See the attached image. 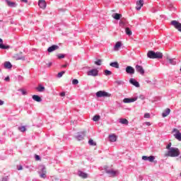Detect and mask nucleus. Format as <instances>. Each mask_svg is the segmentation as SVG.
Instances as JSON below:
<instances>
[{
	"label": "nucleus",
	"instance_id": "f257e3e1",
	"mask_svg": "<svg viewBox=\"0 0 181 181\" xmlns=\"http://www.w3.org/2000/svg\"><path fill=\"white\" fill-rule=\"evenodd\" d=\"M180 155V151L177 148L171 147L170 150L165 153V156H170V158H177Z\"/></svg>",
	"mask_w": 181,
	"mask_h": 181
},
{
	"label": "nucleus",
	"instance_id": "f03ea898",
	"mask_svg": "<svg viewBox=\"0 0 181 181\" xmlns=\"http://www.w3.org/2000/svg\"><path fill=\"white\" fill-rule=\"evenodd\" d=\"M147 57L148 59H162L163 57V54L160 52H155L153 51H148Z\"/></svg>",
	"mask_w": 181,
	"mask_h": 181
},
{
	"label": "nucleus",
	"instance_id": "7ed1b4c3",
	"mask_svg": "<svg viewBox=\"0 0 181 181\" xmlns=\"http://www.w3.org/2000/svg\"><path fill=\"white\" fill-rule=\"evenodd\" d=\"M111 93H108L104 90H99L96 93V97L101 98V97H110Z\"/></svg>",
	"mask_w": 181,
	"mask_h": 181
},
{
	"label": "nucleus",
	"instance_id": "20e7f679",
	"mask_svg": "<svg viewBox=\"0 0 181 181\" xmlns=\"http://www.w3.org/2000/svg\"><path fill=\"white\" fill-rule=\"evenodd\" d=\"M171 25L177 30L178 32H181V23L177 21H172Z\"/></svg>",
	"mask_w": 181,
	"mask_h": 181
},
{
	"label": "nucleus",
	"instance_id": "39448f33",
	"mask_svg": "<svg viewBox=\"0 0 181 181\" xmlns=\"http://www.w3.org/2000/svg\"><path fill=\"white\" fill-rule=\"evenodd\" d=\"M88 76H93V77H97L98 76V70L97 69H93L88 71Z\"/></svg>",
	"mask_w": 181,
	"mask_h": 181
},
{
	"label": "nucleus",
	"instance_id": "423d86ee",
	"mask_svg": "<svg viewBox=\"0 0 181 181\" xmlns=\"http://www.w3.org/2000/svg\"><path fill=\"white\" fill-rule=\"evenodd\" d=\"M40 173L41 174L40 175V177H41L42 179H46V177H47L46 175V173H47V171L46 170V167L42 166Z\"/></svg>",
	"mask_w": 181,
	"mask_h": 181
},
{
	"label": "nucleus",
	"instance_id": "0eeeda50",
	"mask_svg": "<svg viewBox=\"0 0 181 181\" xmlns=\"http://www.w3.org/2000/svg\"><path fill=\"white\" fill-rule=\"evenodd\" d=\"M136 71L137 73H139L141 74V76H144L145 74V70L144 69V67L141 65H136Z\"/></svg>",
	"mask_w": 181,
	"mask_h": 181
},
{
	"label": "nucleus",
	"instance_id": "6e6552de",
	"mask_svg": "<svg viewBox=\"0 0 181 181\" xmlns=\"http://www.w3.org/2000/svg\"><path fill=\"white\" fill-rule=\"evenodd\" d=\"M106 173H107L110 177H115V176H117L119 173L118 171H115L114 170H110L106 171Z\"/></svg>",
	"mask_w": 181,
	"mask_h": 181
},
{
	"label": "nucleus",
	"instance_id": "1a4fd4ad",
	"mask_svg": "<svg viewBox=\"0 0 181 181\" xmlns=\"http://www.w3.org/2000/svg\"><path fill=\"white\" fill-rule=\"evenodd\" d=\"M126 72L127 73V74H134L135 69H134V67H132L131 66H128L126 68Z\"/></svg>",
	"mask_w": 181,
	"mask_h": 181
},
{
	"label": "nucleus",
	"instance_id": "9d476101",
	"mask_svg": "<svg viewBox=\"0 0 181 181\" xmlns=\"http://www.w3.org/2000/svg\"><path fill=\"white\" fill-rule=\"evenodd\" d=\"M138 100V98H124L123 103L128 104L129 103H135Z\"/></svg>",
	"mask_w": 181,
	"mask_h": 181
},
{
	"label": "nucleus",
	"instance_id": "9b49d317",
	"mask_svg": "<svg viewBox=\"0 0 181 181\" xmlns=\"http://www.w3.org/2000/svg\"><path fill=\"white\" fill-rule=\"evenodd\" d=\"M142 6H144V0L137 1L136 6V11H141V8H142Z\"/></svg>",
	"mask_w": 181,
	"mask_h": 181
},
{
	"label": "nucleus",
	"instance_id": "f8f14e48",
	"mask_svg": "<svg viewBox=\"0 0 181 181\" xmlns=\"http://www.w3.org/2000/svg\"><path fill=\"white\" fill-rule=\"evenodd\" d=\"M38 6H40V8H41V9H45L46 8V1L39 0Z\"/></svg>",
	"mask_w": 181,
	"mask_h": 181
},
{
	"label": "nucleus",
	"instance_id": "ddd939ff",
	"mask_svg": "<svg viewBox=\"0 0 181 181\" xmlns=\"http://www.w3.org/2000/svg\"><path fill=\"white\" fill-rule=\"evenodd\" d=\"M8 6H9L10 8H16V6H18V4H16V3L13 2V1H11L9 0H5Z\"/></svg>",
	"mask_w": 181,
	"mask_h": 181
},
{
	"label": "nucleus",
	"instance_id": "4468645a",
	"mask_svg": "<svg viewBox=\"0 0 181 181\" xmlns=\"http://www.w3.org/2000/svg\"><path fill=\"white\" fill-rule=\"evenodd\" d=\"M57 49H59V46L53 45L47 49V52H49V53H52V52H54V50H57Z\"/></svg>",
	"mask_w": 181,
	"mask_h": 181
},
{
	"label": "nucleus",
	"instance_id": "2eb2a0df",
	"mask_svg": "<svg viewBox=\"0 0 181 181\" xmlns=\"http://www.w3.org/2000/svg\"><path fill=\"white\" fill-rule=\"evenodd\" d=\"M129 83L134 86V87H139V82L136 81L135 78H131L129 80Z\"/></svg>",
	"mask_w": 181,
	"mask_h": 181
},
{
	"label": "nucleus",
	"instance_id": "dca6fc26",
	"mask_svg": "<svg viewBox=\"0 0 181 181\" xmlns=\"http://www.w3.org/2000/svg\"><path fill=\"white\" fill-rule=\"evenodd\" d=\"M109 141L110 142H116L117 141V135H115V134H110L109 135Z\"/></svg>",
	"mask_w": 181,
	"mask_h": 181
},
{
	"label": "nucleus",
	"instance_id": "f3484780",
	"mask_svg": "<svg viewBox=\"0 0 181 181\" xmlns=\"http://www.w3.org/2000/svg\"><path fill=\"white\" fill-rule=\"evenodd\" d=\"M121 46H122V43H121V42H116L115 47H114V50L115 52H118V50H119V48L121 47Z\"/></svg>",
	"mask_w": 181,
	"mask_h": 181
},
{
	"label": "nucleus",
	"instance_id": "a211bd4d",
	"mask_svg": "<svg viewBox=\"0 0 181 181\" xmlns=\"http://www.w3.org/2000/svg\"><path fill=\"white\" fill-rule=\"evenodd\" d=\"M13 59L16 60H25V57H22V55H21L19 54H16L13 56Z\"/></svg>",
	"mask_w": 181,
	"mask_h": 181
},
{
	"label": "nucleus",
	"instance_id": "6ab92c4d",
	"mask_svg": "<svg viewBox=\"0 0 181 181\" xmlns=\"http://www.w3.org/2000/svg\"><path fill=\"white\" fill-rule=\"evenodd\" d=\"M110 66H111V67H114L115 69H119V64H118L117 62H111Z\"/></svg>",
	"mask_w": 181,
	"mask_h": 181
},
{
	"label": "nucleus",
	"instance_id": "aec40b11",
	"mask_svg": "<svg viewBox=\"0 0 181 181\" xmlns=\"http://www.w3.org/2000/svg\"><path fill=\"white\" fill-rule=\"evenodd\" d=\"M33 100H34V101H37V103H41L42 101V98L37 95H33Z\"/></svg>",
	"mask_w": 181,
	"mask_h": 181
},
{
	"label": "nucleus",
	"instance_id": "412c9836",
	"mask_svg": "<svg viewBox=\"0 0 181 181\" xmlns=\"http://www.w3.org/2000/svg\"><path fill=\"white\" fill-rule=\"evenodd\" d=\"M170 114V109L167 108L162 114V116L163 117V118H165V117H168V115Z\"/></svg>",
	"mask_w": 181,
	"mask_h": 181
},
{
	"label": "nucleus",
	"instance_id": "4be33fe9",
	"mask_svg": "<svg viewBox=\"0 0 181 181\" xmlns=\"http://www.w3.org/2000/svg\"><path fill=\"white\" fill-rule=\"evenodd\" d=\"M78 176L81 177H83V179H87L88 175L86 173H83L82 171H78Z\"/></svg>",
	"mask_w": 181,
	"mask_h": 181
},
{
	"label": "nucleus",
	"instance_id": "5701e85b",
	"mask_svg": "<svg viewBox=\"0 0 181 181\" xmlns=\"http://www.w3.org/2000/svg\"><path fill=\"white\" fill-rule=\"evenodd\" d=\"M0 49H9V46L4 45V41L0 38Z\"/></svg>",
	"mask_w": 181,
	"mask_h": 181
},
{
	"label": "nucleus",
	"instance_id": "b1692460",
	"mask_svg": "<svg viewBox=\"0 0 181 181\" xmlns=\"http://www.w3.org/2000/svg\"><path fill=\"white\" fill-rule=\"evenodd\" d=\"M113 18L114 19H116V21H119V19L122 18V15L116 13L114 14Z\"/></svg>",
	"mask_w": 181,
	"mask_h": 181
},
{
	"label": "nucleus",
	"instance_id": "393cba45",
	"mask_svg": "<svg viewBox=\"0 0 181 181\" xmlns=\"http://www.w3.org/2000/svg\"><path fill=\"white\" fill-rule=\"evenodd\" d=\"M4 67L5 69H12V64L9 62H6L4 63Z\"/></svg>",
	"mask_w": 181,
	"mask_h": 181
},
{
	"label": "nucleus",
	"instance_id": "a878e982",
	"mask_svg": "<svg viewBox=\"0 0 181 181\" xmlns=\"http://www.w3.org/2000/svg\"><path fill=\"white\" fill-rule=\"evenodd\" d=\"M37 91H39V93H43V91H45V87L42 86V85H39L38 87L37 88Z\"/></svg>",
	"mask_w": 181,
	"mask_h": 181
},
{
	"label": "nucleus",
	"instance_id": "bb28decb",
	"mask_svg": "<svg viewBox=\"0 0 181 181\" xmlns=\"http://www.w3.org/2000/svg\"><path fill=\"white\" fill-rule=\"evenodd\" d=\"M119 122H120V124H123L124 125H128L129 122H128V119H120Z\"/></svg>",
	"mask_w": 181,
	"mask_h": 181
},
{
	"label": "nucleus",
	"instance_id": "cd10ccee",
	"mask_svg": "<svg viewBox=\"0 0 181 181\" xmlns=\"http://www.w3.org/2000/svg\"><path fill=\"white\" fill-rule=\"evenodd\" d=\"M174 136L175 138V139H177V141H181V133H177V134H175Z\"/></svg>",
	"mask_w": 181,
	"mask_h": 181
},
{
	"label": "nucleus",
	"instance_id": "c85d7f7f",
	"mask_svg": "<svg viewBox=\"0 0 181 181\" xmlns=\"http://www.w3.org/2000/svg\"><path fill=\"white\" fill-rule=\"evenodd\" d=\"M125 32L126 35H128V36H131V35H132V31L131 30V29H129V28H126Z\"/></svg>",
	"mask_w": 181,
	"mask_h": 181
},
{
	"label": "nucleus",
	"instance_id": "c756f323",
	"mask_svg": "<svg viewBox=\"0 0 181 181\" xmlns=\"http://www.w3.org/2000/svg\"><path fill=\"white\" fill-rule=\"evenodd\" d=\"M167 60L168 62V63H170V64H176V62H175V60L173 59H170L169 57L167 58Z\"/></svg>",
	"mask_w": 181,
	"mask_h": 181
},
{
	"label": "nucleus",
	"instance_id": "7c9ffc66",
	"mask_svg": "<svg viewBox=\"0 0 181 181\" xmlns=\"http://www.w3.org/2000/svg\"><path fill=\"white\" fill-rule=\"evenodd\" d=\"M100 118H101V117L100 115H95L93 117V121H94L95 122H97V121H100Z\"/></svg>",
	"mask_w": 181,
	"mask_h": 181
},
{
	"label": "nucleus",
	"instance_id": "2f4dec72",
	"mask_svg": "<svg viewBox=\"0 0 181 181\" xmlns=\"http://www.w3.org/2000/svg\"><path fill=\"white\" fill-rule=\"evenodd\" d=\"M88 144H89V145H91L92 146H95V145H97L95 141H94V140H93V139H90L88 141Z\"/></svg>",
	"mask_w": 181,
	"mask_h": 181
},
{
	"label": "nucleus",
	"instance_id": "473e14b6",
	"mask_svg": "<svg viewBox=\"0 0 181 181\" xmlns=\"http://www.w3.org/2000/svg\"><path fill=\"white\" fill-rule=\"evenodd\" d=\"M18 131H21V132H25V131H26V127L25 126L19 127Z\"/></svg>",
	"mask_w": 181,
	"mask_h": 181
},
{
	"label": "nucleus",
	"instance_id": "72a5a7b5",
	"mask_svg": "<svg viewBox=\"0 0 181 181\" xmlns=\"http://www.w3.org/2000/svg\"><path fill=\"white\" fill-rule=\"evenodd\" d=\"M111 74H112V72H111V71H108V70H105V76H111Z\"/></svg>",
	"mask_w": 181,
	"mask_h": 181
},
{
	"label": "nucleus",
	"instance_id": "f704fd0d",
	"mask_svg": "<svg viewBox=\"0 0 181 181\" xmlns=\"http://www.w3.org/2000/svg\"><path fill=\"white\" fill-rule=\"evenodd\" d=\"M66 73V71H62L61 72L58 73L57 77H59V78H60L61 77H63V74H64Z\"/></svg>",
	"mask_w": 181,
	"mask_h": 181
},
{
	"label": "nucleus",
	"instance_id": "c9c22d12",
	"mask_svg": "<svg viewBox=\"0 0 181 181\" xmlns=\"http://www.w3.org/2000/svg\"><path fill=\"white\" fill-rule=\"evenodd\" d=\"M148 160L149 162H153V160H155V156H151L148 157Z\"/></svg>",
	"mask_w": 181,
	"mask_h": 181
},
{
	"label": "nucleus",
	"instance_id": "e433bc0d",
	"mask_svg": "<svg viewBox=\"0 0 181 181\" xmlns=\"http://www.w3.org/2000/svg\"><path fill=\"white\" fill-rule=\"evenodd\" d=\"M76 139H77L78 141H83V139H84V136H83L82 135H78V136H76Z\"/></svg>",
	"mask_w": 181,
	"mask_h": 181
},
{
	"label": "nucleus",
	"instance_id": "4c0bfd02",
	"mask_svg": "<svg viewBox=\"0 0 181 181\" xmlns=\"http://www.w3.org/2000/svg\"><path fill=\"white\" fill-rule=\"evenodd\" d=\"M101 62H103L101 59H98V61L95 62V64H96V66H101Z\"/></svg>",
	"mask_w": 181,
	"mask_h": 181
},
{
	"label": "nucleus",
	"instance_id": "58836bf2",
	"mask_svg": "<svg viewBox=\"0 0 181 181\" xmlns=\"http://www.w3.org/2000/svg\"><path fill=\"white\" fill-rule=\"evenodd\" d=\"M72 84H74V86H77V84H78V80L77 79H74L72 81Z\"/></svg>",
	"mask_w": 181,
	"mask_h": 181
},
{
	"label": "nucleus",
	"instance_id": "ea45409f",
	"mask_svg": "<svg viewBox=\"0 0 181 181\" xmlns=\"http://www.w3.org/2000/svg\"><path fill=\"white\" fill-rule=\"evenodd\" d=\"M58 59H64V54H59L57 55Z\"/></svg>",
	"mask_w": 181,
	"mask_h": 181
},
{
	"label": "nucleus",
	"instance_id": "a19ab883",
	"mask_svg": "<svg viewBox=\"0 0 181 181\" xmlns=\"http://www.w3.org/2000/svg\"><path fill=\"white\" fill-rule=\"evenodd\" d=\"M20 91H21L23 95H26V94H28V93L26 92V90H23V89H20Z\"/></svg>",
	"mask_w": 181,
	"mask_h": 181
},
{
	"label": "nucleus",
	"instance_id": "79ce46f5",
	"mask_svg": "<svg viewBox=\"0 0 181 181\" xmlns=\"http://www.w3.org/2000/svg\"><path fill=\"white\" fill-rule=\"evenodd\" d=\"M144 118H151V115L149 113H145Z\"/></svg>",
	"mask_w": 181,
	"mask_h": 181
},
{
	"label": "nucleus",
	"instance_id": "37998d69",
	"mask_svg": "<svg viewBox=\"0 0 181 181\" xmlns=\"http://www.w3.org/2000/svg\"><path fill=\"white\" fill-rule=\"evenodd\" d=\"M170 146H172V143H169L168 146H166V149H168V151H170Z\"/></svg>",
	"mask_w": 181,
	"mask_h": 181
},
{
	"label": "nucleus",
	"instance_id": "c03bdc74",
	"mask_svg": "<svg viewBox=\"0 0 181 181\" xmlns=\"http://www.w3.org/2000/svg\"><path fill=\"white\" fill-rule=\"evenodd\" d=\"M173 132H175V134H180V132L177 129H173Z\"/></svg>",
	"mask_w": 181,
	"mask_h": 181
},
{
	"label": "nucleus",
	"instance_id": "a18cd8bd",
	"mask_svg": "<svg viewBox=\"0 0 181 181\" xmlns=\"http://www.w3.org/2000/svg\"><path fill=\"white\" fill-rule=\"evenodd\" d=\"M148 156H142V159H143V160H148Z\"/></svg>",
	"mask_w": 181,
	"mask_h": 181
},
{
	"label": "nucleus",
	"instance_id": "49530a36",
	"mask_svg": "<svg viewBox=\"0 0 181 181\" xmlns=\"http://www.w3.org/2000/svg\"><path fill=\"white\" fill-rule=\"evenodd\" d=\"M144 124H145V125H146L147 127H151V122H146Z\"/></svg>",
	"mask_w": 181,
	"mask_h": 181
},
{
	"label": "nucleus",
	"instance_id": "de8ad7c7",
	"mask_svg": "<svg viewBox=\"0 0 181 181\" xmlns=\"http://www.w3.org/2000/svg\"><path fill=\"white\" fill-rule=\"evenodd\" d=\"M23 169V167L22 165L18 166V170H22Z\"/></svg>",
	"mask_w": 181,
	"mask_h": 181
},
{
	"label": "nucleus",
	"instance_id": "09e8293b",
	"mask_svg": "<svg viewBox=\"0 0 181 181\" xmlns=\"http://www.w3.org/2000/svg\"><path fill=\"white\" fill-rule=\"evenodd\" d=\"M66 95V93H64V92H62L61 93H60V96L61 97H64Z\"/></svg>",
	"mask_w": 181,
	"mask_h": 181
},
{
	"label": "nucleus",
	"instance_id": "8fccbe9b",
	"mask_svg": "<svg viewBox=\"0 0 181 181\" xmlns=\"http://www.w3.org/2000/svg\"><path fill=\"white\" fill-rule=\"evenodd\" d=\"M36 160H40V157L38 155L35 156Z\"/></svg>",
	"mask_w": 181,
	"mask_h": 181
},
{
	"label": "nucleus",
	"instance_id": "3c124183",
	"mask_svg": "<svg viewBox=\"0 0 181 181\" xmlns=\"http://www.w3.org/2000/svg\"><path fill=\"white\" fill-rule=\"evenodd\" d=\"M4 80H5V81H9V80H10L9 76L6 77Z\"/></svg>",
	"mask_w": 181,
	"mask_h": 181
},
{
	"label": "nucleus",
	"instance_id": "603ef678",
	"mask_svg": "<svg viewBox=\"0 0 181 181\" xmlns=\"http://www.w3.org/2000/svg\"><path fill=\"white\" fill-rule=\"evenodd\" d=\"M21 2H24V4H28V0H21Z\"/></svg>",
	"mask_w": 181,
	"mask_h": 181
},
{
	"label": "nucleus",
	"instance_id": "864d4df0",
	"mask_svg": "<svg viewBox=\"0 0 181 181\" xmlns=\"http://www.w3.org/2000/svg\"><path fill=\"white\" fill-rule=\"evenodd\" d=\"M4 100H0V105H4Z\"/></svg>",
	"mask_w": 181,
	"mask_h": 181
},
{
	"label": "nucleus",
	"instance_id": "5fc2aeb1",
	"mask_svg": "<svg viewBox=\"0 0 181 181\" xmlns=\"http://www.w3.org/2000/svg\"><path fill=\"white\" fill-rule=\"evenodd\" d=\"M119 25H120V26H122V25H124V22L123 21H120L119 22Z\"/></svg>",
	"mask_w": 181,
	"mask_h": 181
},
{
	"label": "nucleus",
	"instance_id": "6e6d98bb",
	"mask_svg": "<svg viewBox=\"0 0 181 181\" xmlns=\"http://www.w3.org/2000/svg\"><path fill=\"white\" fill-rule=\"evenodd\" d=\"M47 66H48V67H50V66H52V62L48 63Z\"/></svg>",
	"mask_w": 181,
	"mask_h": 181
},
{
	"label": "nucleus",
	"instance_id": "4d7b16f0",
	"mask_svg": "<svg viewBox=\"0 0 181 181\" xmlns=\"http://www.w3.org/2000/svg\"><path fill=\"white\" fill-rule=\"evenodd\" d=\"M62 67H67V64H64V65H62Z\"/></svg>",
	"mask_w": 181,
	"mask_h": 181
},
{
	"label": "nucleus",
	"instance_id": "13d9d810",
	"mask_svg": "<svg viewBox=\"0 0 181 181\" xmlns=\"http://www.w3.org/2000/svg\"><path fill=\"white\" fill-rule=\"evenodd\" d=\"M0 22H4V21H2V20H0Z\"/></svg>",
	"mask_w": 181,
	"mask_h": 181
}]
</instances>
